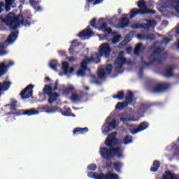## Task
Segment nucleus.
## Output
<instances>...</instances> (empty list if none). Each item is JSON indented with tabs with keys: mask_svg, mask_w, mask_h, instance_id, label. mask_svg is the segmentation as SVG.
<instances>
[{
	"mask_svg": "<svg viewBox=\"0 0 179 179\" xmlns=\"http://www.w3.org/2000/svg\"><path fill=\"white\" fill-rule=\"evenodd\" d=\"M101 56L102 55L96 53L93 55L90 59L85 57L81 63V68L77 71V76L79 77L84 76L87 70V64H90L92 62L95 64H99Z\"/></svg>",
	"mask_w": 179,
	"mask_h": 179,
	"instance_id": "1",
	"label": "nucleus"
},
{
	"mask_svg": "<svg viewBox=\"0 0 179 179\" xmlns=\"http://www.w3.org/2000/svg\"><path fill=\"white\" fill-rule=\"evenodd\" d=\"M108 22V19L106 18H100L98 20L97 24L95 25L96 22V19L94 18L90 22V24L95 28L97 29L99 31H103L104 33H108V34H111L112 33V29L110 27H106V23Z\"/></svg>",
	"mask_w": 179,
	"mask_h": 179,
	"instance_id": "2",
	"label": "nucleus"
},
{
	"mask_svg": "<svg viewBox=\"0 0 179 179\" xmlns=\"http://www.w3.org/2000/svg\"><path fill=\"white\" fill-rule=\"evenodd\" d=\"M100 155L103 158L106 159H110L113 156H117L118 158L122 157V150H120L118 148H112L110 151L107 150L105 148H101L100 149Z\"/></svg>",
	"mask_w": 179,
	"mask_h": 179,
	"instance_id": "3",
	"label": "nucleus"
},
{
	"mask_svg": "<svg viewBox=\"0 0 179 179\" xmlns=\"http://www.w3.org/2000/svg\"><path fill=\"white\" fill-rule=\"evenodd\" d=\"M8 20H13V22L12 23V26L13 29H16L19 27L21 26H25V27H29L30 26L29 22H24L23 21V17L22 15H18L17 17H15V15L14 13H10L8 16H7Z\"/></svg>",
	"mask_w": 179,
	"mask_h": 179,
	"instance_id": "4",
	"label": "nucleus"
},
{
	"mask_svg": "<svg viewBox=\"0 0 179 179\" xmlns=\"http://www.w3.org/2000/svg\"><path fill=\"white\" fill-rule=\"evenodd\" d=\"M45 112L48 114H52L55 113L54 110H48V106H43L42 108H39L36 109H31L27 110H22V115H27V116H33L39 115L41 113Z\"/></svg>",
	"mask_w": 179,
	"mask_h": 179,
	"instance_id": "5",
	"label": "nucleus"
},
{
	"mask_svg": "<svg viewBox=\"0 0 179 179\" xmlns=\"http://www.w3.org/2000/svg\"><path fill=\"white\" fill-rule=\"evenodd\" d=\"M117 127V120L109 117L107 118L106 123L102 127V133L103 135H107L108 132L115 129Z\"/></svg>",
	"mask_w": 179,
	"mask_h": 179,
	"instance_id": "6",
	"label": "nucleus"
},
{
	"mask_svg": "<svg viewBox=\"0 0 179 179\" xmlns=\"http://www.w3.org/2000/svg\"><path fill=\"white\" fill-rule=\"evenodd\" d=\"M138 6L140 8V11L138 10L137 9H134L133 10H131V14L130 15L131 19L134 18L135 15L139 13H141L142 14L154 13L153 11L149 10L147 8L145 1H144V0H140V1H138Z\"/></svg>",
	"mask_w": 179,
	"mask_h": 179,
	"instance_id": "7",
	"label": "nucleus"
},
{
	"mask_svg": "<svg viewBox=\"0 0 179 179\" xmlns=\"http://www.w3.org/2000/svg\"><path fill=\"white\" fill-rule=\"evenodd\" d=\"M88 177L94 179H119V177L117 175H115V173H111V172H108L106 176L103 175V173H94V172H89L87 173Z\"/></svg>",
	"mask_w": 179,
	"mask_h": 179,
	"instance_id": "8",
	"label": "nucleus"
},
{
	"mask_svg": "<svg viewBox=\"0 0 179 179\" xmlns=\"http://www.w3.org/2000/svg\"><path fill=\"white\" fill-rule=\"evenodd\" d=\"M135 99H134V94L131 92H128L127 96H126V101L127 103H118L115 108L116 110H122L127 107L128 104H133L134 103ZM128 103V104H127Z\"/></svg>",
	"mask_w": 179,
	"mask_h": 179,
	"instance_id": "9",
	"label": "nucleus"
},
{
	"mask_svg": "<svg viewBox=\"0 0 179 179\" xmlns=\"http://www.w3.org/2000/svg\"><path fill=\"white\" fill-rule=\"evenodd\" d=\"M43 94L48 95V102L50 103L55 101L59 97V95L57 93H52V90L50 85H45L43 89Z\"/></svg>",
	"mask_w": 179,
	"mask_h": 179,
	"instance_id": "10",
	"label": "nucleus"
},
{
	"mask_svg": "<svg viewBox=\"0 0 179 179\" xmlns=\"http://www.w3.org/2000/svg\"><path fill=\"white\" fill-rule=\"evenodd\" d=\"M99 51L101 56H104L105 57L108 58L111 52V48L109 43H102L99 47Z\"/></svg>",
	"mask_w": 179,
	"mask_h": 179,
	"instance_id": "11",
	"label": "nucleus"
},
{
	"mask_svg": "<svg viewBox=\"0 0 179 179\" xmlns=\"http://www.w3.org/2000/svg\"><path fill=\"white\" fill-rule=\"evenodd\" d=\"M124 52H120L118 55L117 59L115 62V66L116 70L119 71L121 70L122 68L123 64H125L126 59L124 57Z\"/></svg>",
	"mask_w": 179,
	"mask_h": 179,
	"instance_id": "12",
	"label": "nucleus"
},
{
	"mask_svg": "<svg viewBox=\"0 0 179 179\" xmlns=\"http://www.w3.org/2000/svg\"><path fill=\"white\" fill-rule=\"evenodd\" d=\"M113 66L108 64L105 68H100L98 71V76L100 79L106 78L107 74H110L112 72Z\"/></svg>",
	"mask_w": 179,
	"mask_h": 179,
	"instance_id": "13",
	"label": "nucleus"
},
{
	"mask_svg": "<svg viewBox=\"0 0 179 179\" xmlns=\"http://www.w3.org/2000/svg\"><path fill=\"white\" fill-rule=\"evenodd\" d=\"M14 63L12 61H6V62H2L0 64V77L6 74L7 69L10 66H13Z\"/></svg>",
	"mask_w": 179,
	"mask_h": 179,
	"instance_id": "14",
	"label": "nucleus"
},
{
	"mask_svg": "<svg viewBox=\"0 0 179 179\" xmlns=\"http://www.w3.org/2000/svg\"><path fill=\"white\" fill-rule=\"evenodd\" d=\"M82 48H83V46H81L80 42H77V41H73L70 48V54L76 55L79 52V50Z\"/></svg>",
	"mask_w": 179,
	"mask_h": 179,
	"instance_id": "15",
	"label": "nucleus"
},
{
	"mask_svg": "<svg viewBox=\"0 0 179 179\" xmlns=\"http://www.w3.org/2000/svg\"><path fill=\"white\" fill-rule=\"evenodd\" d=\"M116 132H113L110 134L109 136H108V138L106 139L105 143L106 145L111 147L113 146L116 144H117V140L116 139Z\"/></svg>",
	"mask_w": 179,
	"mask_h": 179,
	"instance_id": "16",
	"label": "nucleus"
},
{
	"mask_svg": "<svg viewBox=\"0 0 179 179\" xmlns=\"http://www.w3.org/2000/svg\"><path fill=\"white\" fill-rule=\"evenodd\" d=\"M34 87V85H27V88L20 94L22 99H24L31 97L33 94L32 90Z\"/></svg>",
	"mask_w": 179,
	"mask_h": 179,
	"instance_id": "17",
	"label": "nucleus"
},
{
	"mask_svg": "<svg viewBox=\"0 0 179 179\" xmlns=\"http://www.w3.org/2000/svg\"><path fill=\"white\" fill-rule=\"evenodd\" d=\"M62 70L64 72V73H60V76H62L64 75L69 76V74H72L74 71V68L69 67V64L64 62L62 63Z\"/></svg>",
	"mask_w": 179,
	"mask_h": 179,
	"instance_id": "18",
	"label": "nucleus"
},
{
	"mask_svg": "<svg viewBox=\"0 0 179 179\" xmlns=\"http://www.w3.org/2000/svg\"><path fill=\"white\" fill-rule=\"evenodd\" d=\"M138 119L134 120V119L130 118L129 115L127 113H124L120 117V121L122 122L124 124H127V126L129 125L128 122H136V121H138Z\"/></svg>",
	"mask_w": 179,
	"mask_h": 179,
	"instance_id": "19",
	"label": "nucleus"
},
{
	"mask_svg": "<svg viewBox=\"0 0 179 179\" xmlns=\"http://www.w3.org/2000/svg\"><path fill=\"white\" fill-rule=\"evenodd\" d=\"M148 127H149V124L148 122H142L139 125V127H138V129H136L135 130H133V131H131V134H136L138 132H141V131H144L145 129H148Z\"/></svg>",
	"mask_w": 179,
	"mask_h": 179,
	"instance_id": "20",
	"label": "nucleus"
},
{
	"mask_svg": "<svg viewBox=\"0 0 179 179\" xmlns=\"http://www.w3.org/2000/svg\"><path fill=\"white\" fill-rule=\"evenodd\" d=\"M92 31L90 29V27H87L86 29H84L83 31H80L78 34V36L80 38L82 37H90L92 36Z\"/></svg>",
	"mask_w": 179,
	"mask_h": 179,
	"instance_id": "21",
	"label": "nucleus"
},
{
	"mask_svg": "<svg viewBox=\"0 0 179 179\" xmlns=\"http://www.w3.org/2000/svg\"><path fill=\"white\" fill-rule=\"evenodd\" d=\"M157 25L155 20H148L146 24H141L140 26L142 29H150L154 28Z\"/></svg>",
	"mask_w": 179,
	"mask_h": 179,
	"instance_id": "22",
	"label": "nucleus"
},
{
	"mask_svg": "<svg viewBox=\"0 0 179 179\" xmlns=\"http://www.w3.org/2000/svg\"><path fill=\"white\" fill-rule=\"evenodd\" d=\"M17 34H18L17 31H14L9 35L7 39V41L8 42L9 44H12L17 40Z\"/></svg>",
	"mask_w": 179,
	"mask_h": 179,
	"instance_id": "23",
	"label": "nucleus"
},
{
	"mask_svg": "<svg viewBox=\"0 0 179 179\" xmlns=\"http://www.w3.org/2000/svg\"><path fill=\"white\" fill-rule=\"evenodd\" d=\"M131 40H132V37H131V34H127L124 39L121 42V43L118 45L119 48H122L124 46H125L127 44H128Z\"/></svg>",
	"mask_w": 179,
	"mask_h": 179,
	"instance_id": "24",
	"label": "nucleus"
},
{
	"mask_svg": "<svg viewBox=\"0 0 179 179\" xmlns=\"http://www.w3.org/2000/svg\"><path fill=\"white\" fill-rule=\"evenodd\" d=\"M169 87V84L166 83H162L157 85L156 88L154 89V92H159L162 90H165Z\"/></svg>",
	"mask_w": 179,
	"mask_h": 179,
	"instance_id": "25",
	"label": "nucleus"
},
{
	"mask_svg": "<svg viewBox=\"0 0 179 179\" xmlns=\"http://www.w3.org/2000/svg\"><path fill=\"white\" fill-rule=\"evenodd\" d=\"M87 131H89V129L87 127H84L83 129H74L73 134L74 136L79 134H85Z\"/></svg>",
	"mask_w": 179,
	"mask_h": 179,
	"instance_id": "26",
	"label": "nucleus"
},
{
	"mask_svg": "<svg viewBox=\"0 0 179 179\" xmlns=\"http://www.w3.org/2000/svg\"><path fill=\"white\" fill-rule=\"evenodd\" d=\"M164 48H162L161 50L159 48L155 49L154 54L151 55L150 59L151 62H154L156 60L158 59L159 53L160 52V50H164Z\"/></svg>",
	"mask_w": 179,
	"mask_h": 179,
	"instance_id": "27",
	"label": "nucleus"
},
{
	"mask_svg": "<svg viewBox=\"0 0 179 179\" xmlns=\"http://www.w3.org/2000/svg\"><path fill=\"white\" fill-rule=\"evenodd\" d=\"M76 87L74 85H69V88L67 87H63L62 94L65 96L70 94V91H75Z\"/></svg>",
	"mask_w": 179,
	"mask_h": 179,
	"instance_id": "28",
	"label": "nucleus"
},
{
	"mask_svg": "<svg viewBox=\"0 0 179 179\" xmlns=\"http://www.w3.org/2000/svg\"><path fill=\"white\" fill-rule=\"evenodd\" d=\"M10 86V81H4L3 83H0V92L2 91H6Z\"/></svg>",
	"mask_w": 179,
	"mask_h": 179,
	"instance_id": "29",
	"label": "nucleus"
},
{
	"mask_svg": "<svg viewBox=\"0 0 179 179\" xmlns=\"http://www.w3.org/2000/svg\"><path fill=\"white\" fill-rule=\"evenodd\" d=\"M138 39H142V40H148V39H153L155 38V36L153 34H150L148 36L144 35V34H138L137 35Z\"/></svg>",
	"mask_w": 179,
	"mask_h": 179,
	"instance_id": "30",
	"label": "nucleus"
},
{
	"mask_svg": "<svg viewBox=\"0 0 179 179\" xmlns=\"http://www.w3.org/2000/svg\"><path fill=\"white\" fill-rule=\"evenodd\" d=\"M15 0H6V10H9V7H15Z\"/></svg>",
	"mask_w": 179,
	"mask_h": 179,
	"instance_id": "31",
	"label": "nucleus"
},
{
	"mask_svg": "<svg viewBox=\"0 0 179 179\" xmlns=\"http://www.w3.org/2000/svg\"><path fill=\"white\" fill-rule=\"evenodd\" d=\"M162 179H178L177 176L171 172H166Z\"/></svg>",
	"mask_w": 179,
	"mask_h": 179,
	"instance_id": "32",
	"label": "nucleus"
},
{
	"mask_svg": "<svg viewBox=\"0 0 179 179\" xmlns=\"http://www.w3.org/2000/svg\"><path fill=\"white\" fill-rule=\"evenodd\" d=\"M130 23V21L129 18L124 17L122 18L121 22H120V28H124L125 27H127Z\"/></svg>",
	"mask_w": 179,
	"mask_h": 179,
	"instance_id": "33",
	"label": "nucleus"
},
{
	"mask_svg": "<svg viewBox=\"0 0 179 179\" xmlns=\"http://www.w3.org/2000/svg\"><path fill=\"white\" fill-rule=\"evenodd\" d=\"M159 161H154L152 163V166L151 167V172H156L157 171L158 169L159 168Z\"/></svg>",
	"mask_w": 179,
	"mask_h": 179,
	"instance_id": "34",
	"label": "nucleus"
},
{
	"mask_svg": "<svg viewBox=\"0 0 179 179\" xmlns=\"http://www.w3.org/2000/svg\"><path fill=\"white\" fill-rule=\"evenodd\" d=\"M49 66L51 69H52L55 71H57V66H59V64H57V61L52 60L49 62Z\"/></svg>",
	"mask_w": 179,
	"mask_h": 179,
	"instance_id": "35",
	"label": "nucleus"
},
{
	"mask_svg": "<svg viewBox=\"0 0 179 179\" xmlns=\"http://www.w3.org/2000/svg\"><path fill=\"white\" fill-rule=\"evenodd\" d=\"M164 76L166 78H170L173 76L172 68H168L165 70Z\"/></svg>",
	"mask_w": 179,
	"mask_h": 179,
	"instance_id": "36",
	"label": "nucleus"
},
{
	"mask_svg": "<svg viewBox=\"0 0 179 179\" xmlns=\"http://www.w3.org/2000/svg\"><path fill=\"white\" fill-rule=\"evenodd\" d=\"M82 96L77 93H73L71 99L73 101H78L81 100Z\"/></svg>",
	"mask_w": 179,
	"mask_h": 179,
	"instance_id": "37",
	"label": "nucleus"
},
{
	"mask_svg": "<svg viewBox=\"0 0 179 179\" xmlns=\"http://www.w3.org/2000/svg\"><path fill=\"white\" fill-rule=\"evenodd\" d=\"M113 167L117 172H120V169L122 167V164L120 162H115L113 164Z\"/></svg>",
	"mask_w": 179,
	"mask_h": 179,
	"instance_id": "38",
	"label": "nucleus"
},
{
	"mask_svg": "<svg viewBox=\"0 0 179 179\" xmlns=\"http://www.w3.org/2000/svg\"><path fill=\"white\" fill-rule=\"evenodd\" d=\"M62 115L66 117H76L75 115L71 113V110L69 108H67L66 110L62 112Z\"/></svg>",
	"mask_w": 179,
	"mask_h": 179,
	"instance_id": "39",
	"label": "nucleus"
},
{
	"mask_svg": "<svg viewBox=\"0 0 179 179\" xmlns=\"http://www.w3.org/2000/svg\"><path fill=\"white\" fill-rule=\"evenodd\" d=\"M103 0H87V4H93L94 6L98 5L101 3Z\"/></svg>",
	"mask_w": 179,
	"mask_h": 179,
	"instance_id": "40",
	"label": "nucleus"
},
{
	"mask_svg": "<svg viewBox=\"0 0 179 179\" xmlns=\"http://www.w3.org/2000/svg\"><path fill=\"white\" fill-rule=\"evenodd\" d=\"M121 38V36L120 35H115L114 37L112 39V43L113 44H117V43L120 42Z\"/></svg>",
	"mask_w": 179,
	"mask_h": 179,
	"instance_id": "41",
	"label": "nucleus"
},
{
	"mask_svg": "<svg viewBox=\"0 0 179 179\" xmlns=\"http://www.w3.org/2000/svg\"><path fill=\"white\" fill-rule=\"evenodd\" d=\"M124 97V94L123 92H120L119 93L117 94V95L113 96V99H117L119 100L122 99Z\"/></svg>",
	"mask_w": 179,
	"mask_h": 179,
	"instance_id": "42",
	"label": "nucleus"
},
{
	"mask_svg": "<svg viewBox=\"0 0 179 179\" xmlns=\"http://www.w3.org/2000/svg\"><path fill=\"white\" fill-rule=\"evenodd\" d=\"M5 48H6L5 43H0V55L6 54V52H5Z\"/></svg>",
	"mask_w": 179,
	"mask_h": 179,
	"instance_id": "43",
	"label": "nucleus"
},
{
	"mask_svg": "<svg viewBox=\"0 0 179 179\" xmlns=\"http://www.w3.org/2000/svg\"><path fill=\"white\" fill-rule=\"evenodd\" d=\"M123 143L124 144H129V143H132V137L126 136L123 140Z\"/></svg>",
	"mask_w": 179,
	"mask_h": 179,
	"instance_id": "44",
	"label": "nucleus"
},
{
	"mask_svg": "<svg viewBox=\"0 0 179 179\" xmlns=\"http://www.w3.org/2000/svg\"><path fill=\"white\" fill-rule=\"evenodd\" d=\"M141 48H142V45H141V43H138V45H136V47L134 50V54L136 55H138L139 54V52H140Z\"/></svg>",
	"mask_w": 179,
	"mask_h": 179,
	"instance_id": "45",
	"label": "nucleus"
},
{
	"mask_svg": "<svg viewBox=\"0 0 179 179\" xmlns=\"http://www.w3.org/2000/svg\"><path fill=\"white\" fill-rule=\"evenodd\" d=\"M173 2L176 5L173 8L178 13H179V1H177V0H173Z\"/></svg>",
	"mask_w": 179,
	"mask_h": 179,
	"instance_id": "46",
	"label": "nucleus"
},
{
	"mask_svg": "<svg viewBox=\"0 0 179 179\" xmlns=\"http://www.w3.org/2000/svg\"><path fill=\"white\" fill-rule=\"evenodd\" d=\"M88 169L90 171H95L96 169V165L94 164H91L88 166Z\"/></svg>",
	"mask_w": 179,
	"mask_h": 179,
	"instance_id": "47",
	"label": "nucleus"
},
{
	"mask_svg": "<svg viewBox=\"0 0 179 179\" xmlns=\"http://www.w3.org/2000/svg\"><path fill=\"white\" fill-rule=\"evenodd\" d=\"M16 101L15 100H13L11 101V103H10V107H11V110H15V107H16Z\"/></svg>",
	"mask_w": 179,
	"mask_h": 179,
	"instance_id": "48",
	"label": "nucleus"
},
{
	"mask_svg": "<svg viewBox=\"0 0 179 179\" xmlns=\"http://www.w3.org/2000/svg\"><path fill=\"white\" fill-rule=\"evenodd\" d=\"M30 5L36 6L38 4V1H36L35 0H29Z\"/></svg>",
	"mask_w": 179,
	"mask_h": 179,
	"instance_id": "49",
	"label": "nucleus"
},
{
	"mask_svg": "<svg viewBox=\"0 0 179 179\" xmlns=\"http://www.w3.org/2000/svg\"><path fill=\"white\" fill-rule=\"evenodd\" d=\"M131 50H132V48L129 47L127 48L126 52L127 53L130 54Z\"/></svg>",
	"mask_w": 179,
	"mask_h": 179,
	"instance_id": "50",
	"label": "nucleus"
},
{
	"mask_svg": "<svg viewBox=\"0 0 179 179\" xmlns=\"http://www.w3.org/2000/svg\"><path fill=\"white\" fill-rule=\"evenodd\" d=\"M3 3H0V13L3 11Z\"/></svg>",
	"mask_w": 179,
	"mask_h": 179,
	"instance_id": "51",
	"label": "nucleus"
},
{
	"mask_svg": "<svg viewBox=\"0 0 179 179\" xmlns=\"http://www.w3.org/2000/svg\"><path fill=\"white\" fill-rule=\"evenodd\" d=\"M57 85H58V80H56V82L55 83V87H54V90H56L57 88Z\"/></svg>",
	"mask_w": 179,
	"mask_h": 179,
	"instance_id": "52",
	"label": "nucleus"
},
{
	"mask_svg": "<svg viewBox=\"0 0 179 179\" xmlns=\"http://www.w3.org/2000/svg\"><path fill=\"white\" fill-rule=\"evenodd\" d=\"M139 27H140V26H139L138 24H134V25L132 26V28H133L134 29H138Z\"/></svg>",
	"mask_w": 179,
	"mask_h": 179,
	"instance_id": "53",
	"label": "nucleus"
},
{
	"mask_svg": "<svg viewBox=\"0 0 179 179\" xmlns=\"http://www.w3.org/2000/svg\"><path fill=\"white\" fill-rule=\"evenodd\" d=\"M107 166L110 167L112 166V162L110 161H108Z\"/></svg>",
	"mask_w": 179,
	"mask_h": 179,
	"instance_id": "54",
	"label": "nucleus"
},
{
	"mask_svg": "<svg viewBox=\"0 0 179 179\" xmlns=\"http://www.w3.org/2000/svg\"><path fill=\"white\" fill-rule=\"evenodd\" d=\"M176 33L179 34V26L177 27V28L176 29Z\"/></svg>",
	"mask_w": 179,
	"mask_h": 179,
	"instance_id": "55",
	"label": "nucleus"
},
{
	"mask_svg": "<svg viewBox=\"0 0 179 179\" xmlns=\"http://www.w3.org/2000/svg\"><path fill=\"white\" fill-rule=\"evenodd\" d=\"M45 80H46V81H50V78H49V77H46V78H45Z\"/></svg>",
	"mask_w": 179,
	"mask_h": 179,
	"instance_id": "56",
	"label": "nucleus"
},
{
	"mask_svg": "<svg viewBox=\"0 0 179 179\" xmlns=\"http://www.w3.org/2000/svg\"><path fill=\"white\" fill-rule=\"evenodd\" d=\"M70 62H73V57L70 58Z\"/></svg>",
	"mask_w": 179,
	"mask_h": 179,
	"instance_id": "57",
	"label": "nucleus"
},
{
	"mask_svg": "<svg viewBox=\"0 0 179 179\" xmlns=\"http://www.w3.org/2000/svg\"><path fill=\"white\" fill-rule=\"evenodd\" d=\"M177 48L179 49V40H178V42Z\"/></svg>",
	"mask_w": 179,
	"mask_h": 179,
	"instance_id": "58",
	"label": "nucleus"
},
{
	"mask_svg": "<svg viewBox=\"0 0 179 179\" xmlns=\"http://www.w3.org/2000/svg\"><path fill=\"white\" fill-rule=\"evenodd\" d=\"M165 43V41H164L162 43H161V45H163Z\"/></svg>",
	"mask_w": 179,
	"mask_h": 179,
	"instance_id": "59",
	"label": "nucleus"
},
{
	"mask_svg": "<svg viewBox=\"0 0 179 179\" xmlns=\"http://www.w3.org/2000/svg\"><path fill=\"white\" fill-rule=\"evenodd\" d=\"M85 90H89V87H85Z\"/></svg>",
	"mask_w": 179,
	"mask_h": 179,
	"instance_id": "60",
	"label": "nucleus"
},
{
	"mask_svg": "<svg viewBox=\"0 0 179 179\" xmlns=\"http://www.w3.org/2000/svg\"><path fill=\"white\" fill-rule=\"evenodd\" d=\"M178 141H179V138H178Z\"/></svg>",
	"mask_w": 179,
	"mask_h": 179,
	"instance_id": "61",
	"label": "nucleus"
}]
</instances>
